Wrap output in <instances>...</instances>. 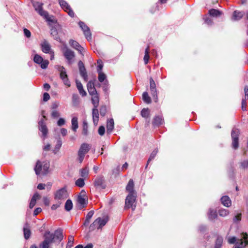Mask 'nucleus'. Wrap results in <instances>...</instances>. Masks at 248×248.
Returning a JSON list of instances; mask_svg holds the SVG:
<instances>
[{"instance_id":"obj_32","label":"nucleus","mask_w":248,"mask_h":248,"mask_svg":"<svg viewBox=\"0 0 248 248\" xmlns=\"http://www.w3.org/2000/svg\"><path fill=\"white\" fill-rule=\"evenodd\" d=\"M72 123V129L74 131L76 132L77 129L78 127V118L76 117H74L72 119L71 121Z\"/></svg>"},{"instance_id":"obj_35","label":"nucleus","mask_w":248,"mask_h":248,"mask_svg":"<svg viewBox=\"0 0 248 248\" xmlns=\"http://www.w3.org/2000/svg\"><path fill=\"white\" fill-rule=\"evenodd\" d=\"M51 35L53 37L54 39L58 41H60L61 39L58 35V32L56 29H52L51 30Z\"/></svg>"},{"instance_id":"obj_37","label":"nucleus","mask_w":248,"mask_h":248,"mask_svg":"<svg viewBox=\"0 0 248 248\" xmlns=\"http://www.w3.org/2000/svg\"><path fill=\"white\" fill-rule=\"evenodd\" d=\"M158 152V149H155L151 154L150 155V156L147 161V165L146 166V168L147 167L148 164H149L150 162L151 161H152V160H153L155 156H156L157 153Z\"/></svg>"},{"instance_id":"obj_19","label":"nucleus","mask_w":248,"mask_h":248,"mask_svg":"<svg viewBox=\"0 0 248 248\" xmlns=\"http://www.w3.org/2000/svg\"><path fill=\"white\" fill-rule=\"evenodd\" d=\"M134 183L132 179H130L128 184L126 186V190L129 192V194H136V192L134 190Z\"/></svg>"},{"instance_id":"obj_31","label":"nucleus","mask_w":248,"mask_h":248,"mask_svg":"<svg viewBox=\"0 0 248 248\" xmlns=\"http://www.w3.org/2000/svg\"><path fill=\"white\" fill-rule=\"evenodd\" d=\"M43 168V163L39 161L38 160L36 162L35 167L34 168V170L35 171V173L37 175H39L40 174L41 170Z\"/></svg>"},{"instance_id":"obj_48","label":"nucleus","mask_w":248,"mask_h":248,"mask_svg":"<svg viewBox=\"0 0 248 248\" xmlns=\"http://www.w3.org/2000/svg\"><path fill=\"white\" fill-rule=\"evenodd\" d=\"M59 70L60 71V78L62 79L68 77L65 68L63 66L61 67Z\"/></svg>"},{"instance_id":"obj_45","label":"nucleus","mask_w":248,"mask_h":248,"mask_svg":"<svg viewBox=\"0 0 248 248\" xmlns=\"http://www.w3.org/2000/svg\"><path fill=\"white\" fill-rule=\"evenodd\" d=\"M49 163H47L46 162H44L43 163V173L44 175H46L47 174L48 169H49Z\"/></svg>"},{"instance_id":"obj_29","label":"nucleus","mask_w":248,"mask_h":248,"mask_svg":"<svg viewBox=\"0 0 248 248\" xmlns=\"http://www.w3.org/2000/svg\"><path fill=\"white\" fill-rule=\"evenodd\" d=\"M208 14L213 17H218L222 15V12L218 10L211 9L208 11Z\"/></svg>"},{"instance_id":"obj_62","label":"nucleus","mask_w":248,"mask_h":248,"mask_svg":"<svg viewBox=\"0 0 248 248\" xmlns=\"http://www.w3.org/2000/svg\"><path fill=\"white\" fill-rule=\"evenodd\" d=\"M204 19L205 23L208 25H211L213 23V20L209 17H207L204 18Z\"/></svg>"},{"instance_id":"obj_25","label":"nucleus","mask_w":248,"mask_h":248,"mask_svg":"<svg viewBox=\"0 0 248 248\" xmlns=\"http://www.w3.org/2000/svg\"><path fill=\"white\" fill-rule=\"evenodd\" d=\"M92 96V103L93 105V108H97L99 105V95L97 93H95L93 95H91Z\"/></svg>"},{"instance_id":"obj_43","label":"nucleus","mask_w":248,"mask_h":248,"mask_svg":"<svg viewBox=\"0 0 248 248\" xmlns=\"http://www.w3.org/2000/svg\"><path fill=\"white\" fill-rule=\"evenodd\" d=\"M141 115L142 117L147 118L149 117L150 116V110L148 108H143L141 111Z\"/></svg>"},{"instance_id":"obj_49","label":"nucleus","mask_w":248,"mask_h":248,"mask_svg":"<svg viewBox=\"0 0 248 248\" xmlns=\"http://www.w3.org/2000/svg\"><path fill=\"white\" fill-rule=\"evenodd\" d=\"M43 60V58L38 54H35L34 56L33 61L35 63L37 64L41 63Z\"/></svg>"},{"instance_id":"obj_38","label":"nucleus","mask_w":248,"mask_h":248,"mask_svg":"<svg viewBox=\"0 0 248 248\" xmlns=\"http://www.w3.org/2000/svg\"><path fill=\"white\" fill-rule=\"evenodd\" d=\"M223 243V238L218 236L216 240L215 248H220Z\"/></svg>"},{"instance_id":"obj_12","label":"nucleus","mask_w":248,"mask_h":248,"mask_svg":"<svg viewBox=\"0 0 248 248\" xmlns=\"http://www.w3.org/2000/svg\"><path fill=\"white\" fill-rule=\"evenodd\" d=\"M38 125L39 130L42 132L43 136L46 138L48 133V129L43 119L40 120L38 123Z\"/></svg>"},{"instance_id":"obj_17","label":"nucleus","mask_w":248,"mask_h":248,"mask_svg":"<svg viewBox=\"0 0 248 248\" xmlns=\"http://www.w3.org/2000/svg\"><path fill=\"white\" fill-rule=\"evenodd\" d=\"M88 92L90 95H93L97 93L96 90L94 87V83L92 81L88 82L87 85Z\"/></svg>"},{"instance_id":"obj_5","label":"nucleus","mask_w":248,"mask_h":248,"mask_svg":"<svg viewBox=\"0 0 248 248\" xmlns=\"http://www.w3.org/2000/svg\"><path fill=\"white\" fill-rule=\"evenodd\" d=\"M93 185L94 187L98 189H104L106 188V184L104 177L98 176L95 178Z\"/></svg>"},{"instance_id":"obj_22","label":"nucleus","mask_w":248,"mask_h":248,"mask_svg":"<svg viewBox=\"0 0 248 248\" xmlns=\"http://www.w3.org/2000/svg\"><path fill=\"white\" fill-rule=\"evenodd\" d=\"M92 115L93 124L95 125H96L99 121V113L97 108H93Z\"/></svg>"},{"instance_id":"obj_24","label":"nucleus","mask_w":248,"mask_h":248,"mask_svg":"<svg viewBox=\"0 0 248 248\" xmlns=\"http://www.w3.org/2000/svg\"><path fill=\"white\" fill-rule=\"evenodd\" d=\"M244 15L245 13L244 12H241L236 10L233 12L232 19L233 20L235 21L239 20L240 19L242 18Z\"/></svg>"},{"instance_id":"obj_54","label":"nucleus","mask_w":248,"mask_h":248,"mask_svg":"<svg viewBox=\"0 0 248 248\" xmlns=\"http://www.w3.org/2000/svg\"><path fill=\"white\" fill-rule=\"evenodd\" d=\"M242 214L241 213H238L233 218V221L234 223H237L241 220Z\"/></svg>"},{"instance_id":"obj_27","label":"nucleus","mask_w":248,"mask_h":248,"mask_svg":"<svg viewBox=\"0 0 248 248\" xmlns=\"http://www.w3.org/2000/svg\"><path fill=\"white\" fill-rule=\"evenodd\" d=\"M114 121L113 119L108 120L107 124V130L108 133H111L114 128Z\"/></svg>"},{"instance_id":"obj_52","label":"nucleus","mask_w":248,"mask_h":248,"mask_svg":"<svg viewBox=\"0 0 248 248\" xmlns=\"http://www.w3.org/2000/svg\"><path fill=\"white\" fill-rule=\"evenodd\" d=\"M97 73L101 72L102 68L103 67V63L102 61L101 60H98L97 61Z\"/></svg>"},{"instance_id":"obj_14","label":"nucleus","mask_w":248,"mask_h":248,"mask_svg":"<svg viewBox=\"0 0 248 248\" xmlns=\"http://www.w3.org/2000/svg\"><path fill=\"white\" fill-rule=\"evenodd\" d=\"M77 202L78 204V208L79 209H82L85 207L88 203L87 200H86L84 197H82L81 195H78L77 198Z\"/></svg>"},{"instance_id":"obj_34","label":"nucleus","mask_w":248,"mask_h":248,"mask_svg":"<svg viewBox=\"0 0 248 248\" xmlns=\"http://www.w3.org/2000/svg\"><path fill=\"white\" fill-rule=\"evenodd\" d=\"M142 99L147 104H150L152 102L151 97L149 96L147 92H143L142 93Z\"/></svg>"},{"instance_id":"obj_21","label":"nucleus","mask_w":248,"mask_h":248,"mask_svg":"<svg viewBox=\"0 0 248 248\" xmlns=\"http://www.w3.org/2000/svg\"><path fill=\"white\" fill-rule=\"evenodd\" d=\"M54 235L55 236V242L57 240L59 242H61L63 238L62 234V230L61 229H58L55 231Z\"/></svg>"},{"instance_id":"obj_47","label":"nucleus","mask_w":248,"mask_h":248,"mask_svg":"<svg viewBox=\"0 0 248 248\" xmlns=\"http://www.w3.org/2000/svg\"><path fill=\"white\" fill-rule=\"evenodd\" d=\"M219 215L221 217H226L229 214V211L227 209H220L218 210Z\"/></svg>"},{"instance_id":"obj_56","label":"nucleus","mask_w":248,"mask_h":248,"mask_svg":"<svg viewBox=\"0 0 248 248\" xmlns=\"http://www.w3.org/2000/svg\"><path fill=\"white\" fill-rule=\"evenodd\" d=\"M247 99L246 98H243L242 100L241 108L243 111L247 110Z\"/></svg>"},{"instance_id":"obj_2","label":"nucleus","mask_w":248,"mask_h":248,"mask_svg":"<svg viewBox=\"0 0 248 248\" xmlns=\"http://www.w3.org/2000/svg\"><path fill=\"white\" fill-rule=\"evenodd\" d=\"M240 134V130L237 128H234L231 131L232 147L234 150L237 149L239 147V137Z\"/></svg>"},{"instance_id":"obj_55","label":"nucleus","mask_w":248,"mask_h":248,"mask_svg":"<svg viewBox=\"0 0 248 248\" xmlns=\"http://www.w3.org/2000/svg\"><path fill=\"white\" fill-rule=\"evenodd\" d=\"M107 112V108L105 106H101L100 108V114L101 116H104Z\"/></svg>"},{"instance_id":"obj_60","label":"nucleus","mask_w":248,"mask_h":248,"mask_svg":"<svg viewBox=\"0 0 248 248\" xmlns=\"http://www.w3.org/2000/svg\"><path fill=\"white\" fill-rule=\"evenodd\" d=\"M105 131V127L102 125L100 126L98 128V134L100 136H103L104 135Z\"/></svg>"},{"instance_id":"obj_63","label":"nucleus","mask_w":248,"mask_h":248,"mask_svg":"<svg viewBox=\"0 0 248 248\" xmlns=\"http://www.w3.org/2000/svg\"><path fill=\"white\" fill-rule=\"evenodd\" d=\"M24 35L27 37L30 38L31 36V31L27 29H24L23 30Z\"/></svg>"},{"instance_id":"obj_64","label":"nucleus","mask_w":248,"mask_h":248,"mask_svg":"<svg viewBox=\"0 0 248 248\" xmlns=\"http://www.w3.org/2000/svg\"><path fill=\"white\" fill-rule=\"evenodd\" d=\"M65 123V120L63 118H60L57 122V124L59 126L64 125Z\"/></svg>"},{"instance_id":"obj_41","label":"nucleus","mask_w":248,"mask_h":248,"mask_svg":"<svg viewBox=\"0 0 248 248\" xmlns=\"http://www.w3.org/2000/svg\"><path fill=\"white\" fill-rule=\"evenodd\" d=\"M74 241V236L73 235H69L68 238V242L66 248H71L73 246Z\"/></svg>"},{"instance_id":"obj_57","label":"nucleus","mask_w":248,"mask_h":248,"mask_svg":"<svg viewBox=\"0 0 248 248\" xmlns=\"http://www.w3.org/2000/svg\"><path fill=\"white\" fill-rule=\"evenodd\" d=\"M41 64V67L42 68V69H46L47 67L48 66V65L49 64V62L48 60H43V61L42 62Z\"/></svg>"},{"instance_id":"obj_50","label":"nucleus","mask_w":248,"mask_h":248,"mask_svg":"<svg viewBox=\"0 0 248 248\" xmlns=\"http://www.w3.org/2000/svg\"><path fill=\"white\" fill-rule=\"evenodd\" d=\"M98 79L99 82H103L107 78L106 75L102 72L98 73Z\"/></svg>"},{"instance_id":"obj_59","label":"nucleus","mask_w":248,"mask_h":248,"mask_svg":"<svg viewBox=\"0 0 248 248\" xmlns=\"http://www.w3.org/2000/svg\"><path fill=\"white\" fill-rule=\"evenodd\" d=\"M43 17H44L47 21H49V22H52V23H55V20L52 19L54 17L53 16H49V14L48 13H47V16H42Z\"/></svg>"},{"instance_id":"obj_42","label":"nucleus","mask_w":248,"mask_h":248,"mask_svg":"<svg viewBox=\"0 0 248 248\" xmlns=\"http://www.w3.org/2000/svg\"><path fill=\"white\" fill-rule=\"evenodd\" d=\"M80 176L82 177H86L88 176L89 174V169L87 167H85L84 168H82L80 170Z\"/></svg>"},{"instance_id":"obj_28","label":"nucleus","mask_w":248,"mask_h":248,"mask_svg":"<svg viewBox=\"0 0 248 248\" xmlns=\"http://www.w3.org/2000/svg\"><path fill=\"white\" fill-rule=\"evenodd\" d=\"M94 214V211L93 210H91L88 212L87 215H86L85 220L83 223V225L85 226H87L90 223V219L92 217Z\"/></svg>"},{"instance_id":"obj_8","label":"nucleus","mask_w":248,"mask_h":248,"mask_svg":"<svg viewBox=\"0 0 248 248\" xmlns=\"http://www.w3.org/2000/svg\"><path fill=\"white\" fill-rule=\"evenodd\" d=\"M44 4L42 2L38 1H33L32 5L34 8L35 10L41 16H47V12L43 9V6Z\"/></svg>"},{"instance_id":"obj_51","label":"nucleus","mask_w":248,"mask_h":248,"mask_svg":"<svg viewBox=\"0 0 248 248\" xmlns=\"http://www.w3.org/2000/svg\"><path fill=\"white\" fill-rule=\"evenodd\" d=\"M88 126L87 122L85 121H83L82 134L85 136H87L88 135Z\"/></svg>"},{"instance_id":"obj_58","label":"nucleus","mask_w":248,"mask_h":248,"mask_svg":"<svg viewBox=\"0 0 248 248\" xmlns=\"http://www.w3.org/2000/svg\"><path fill=\"white\" fill-rule=\"evenodd\" d=\"M150 89H155V88H156L155 82L152 78H150Z\"/></svg>"},{"instance_id":"obj_33","label":"nucleus","mask_w":248,"mask_h":248,"mask_svg":"<svg viewBox=\"0 0 248 248\" xmlns=\"http://www.w3.org/2000/svg\"><path fill=\"white\" fill-rule=\"evenodd\" d=\"M162 124V119L159 116H155L153 119L152 124L155 126H158Z\"/></svg>"},{"instance_id":"obj_15","label":"nucleus","mask_w":248,"mask_h":248,"mask_svg":"<svg viewBox=\"0 0 248 248\" xmlns=\"http://www.w3.org/2000/svg\"><path fill=\"white\" fill-rule=\"evenodd\" d=\"M42 51L45 53H51V47L49 43L45 40L41 44Z\"/></svg>"},{"instance_id":"obj_16","label":"nucleus","mask_w":248,"mask_h":248,"mask_svg":"<svg viewBox=\"0 0 248 248\" xmlns=\"http://www.w3.org/2000/svg\"><path fill=\"white\" fill-rule=\"evenodd\" d=\"M69 44L72 47L80 52H81L84 49L83 47L78 42L74 40L71 39L69 41Z\"/></svg>"},{"instance_id":"obj_40","label":"nucleus","mask_w":248,"mask_h":248,"mask_svg":"<svg viewBox=\"0 0 248 248\" xmlns=\"http://www.w3.org/2000/svg\"><path fill=\"white\" fill-rule=\"evenodd\" d=\"M75 185L79 187H83L85 185L84 179L83 178H78L75 182Z\"/></svg>"},{"instance_id":"obj_36","label":"nucleus","mask_w":248,"mask_h":248,"mask_svg":"<svg viewBox=\"0 0 248 248\" xmlns=\"http://www.w3.org/2000/svg\"><path fill=\"white\" fill-rule=\"evenodd\" d=\"M73 208V203L71 200H67L65 203L64 209L67 211H70Z\"/></svg>"},{"instance_id":"obj_11","label":"nucleus","mask_w":248,"mask_h":248,"mask_svg":"<svg viewBox=\"0 0 248 248\" xmlns=\"http://www.w3.org/2000/svg\"><path fill=\"white\" fill-rule=\"evenodd\" d=\"M78 66L81 77L85 81H87L88 78L87 71L83 62L81 61L78 62Z\"/></svg>"},{"instance_id":"obj_13","label":"nucleus","mask_w":248,"mask_h":248,"mask_svg":"<svg viewBox=\"0 0 248 248\" xmlns=\"http://www.w3.org/2000/svg\"><path fill=\"white\" fill-rule=\"evenodd\" d=\"M63 55L65 57V58L68 60L69 63H71V61L75 56L74 52L68 48H66L64 51Z\"/></svg>"},{"instance_id":"obj_9","label":"nucleus","mask_w":248,"mask_h":248,"mask_svg":"<svg viewBox=\"0 0 248 248\" xmlns=\"http://www.w3.org/2000/svg\"><path fill=\"white\" fill-rule=\"evenodd\" d=\"M78 25L83 31L86 38L88 40H91L92 34L89 28L85 24L84 22L82 21H79L78 22Z\"/></svg>"},{"instance_id":"obj_10","label":"nucleus","mask_w":248,"mask_h":248,"mask_svg":"<svg viewBox=\"0 0 248 248\" xmlns=\"http://www.w3.org/2000/svg\"><path fill=\"white\" fill-rule=\"evenodd\" d=\"M68 193L65 187L57 190L55 194V199L57 200H64L67 198Z\"/></svg>"},{"instance_id":"obj_4","label":"nucleus","mask_w":248,"mask_h":248,"mask_svg":"<svg viewBox=\"0 0 248 248\" xmlns=\"http://www.w3.org/2000/svg\"><path fill=\"white\" fill-rule=\"evenodd\" d=\"M136 194H128L125 201V208L129 209L131 208L132 210H134L136 205H134L136 199Z\"/></svg>"},{"instance_id":"obj_39","label":"nucleus","mask_w":248,"mask_h":248,"mask_svg":"<svg viewBox=\"0 0 248 248\" xmlns=\"http://www.w3.org/2000/svg\"><path fill=\"white\" fill-rule=\"evenodd\" d=\"M149 58V47L148 46L145 49V55L143 58L145 64H146L148 63Z\"/></svg>"},{"instance_id":"obj_7","label":"nucleus","mask_w":248,"mask_h":248,"mask_svg":"<svg viewBox=\"0 0 248 248\" xmlns=\"http://www.w3.org/2000/svg\"><path fill=\"white\" fill-rule=\"evenodd\" d=\"M58 1L62 9L67 12L69 16L72 17L74 16V12L66 1L64 0H58Z\"/></svg>"},{"instance_id":"obj_18","label":"nucleus","mask_w":248,"mask_h":248,"mask_svg":"<svg viewBox=\"0 0 248 248\" xmlns=\"http://www.w3.org/2000/svg\"><path fill=\"white\" fill-rule=\"evenodd\" d=\"M45 241H46V242L49 243L50 244L53 242H55V236L53 234L50 233L49 231H46L45 234Z\"/></svg>"},{"instance_id":"obj_3","label":"nucleus","mask_w":248,"mask_h":248,"mask_svg":"<svg viewBox=\"0 0 248 248\" xmlns=\"http://www.w3.org/2000/svg\"><path fill=\"white\" fill-rule=\"evenodd\" d=\"M90 147L87 143L82 144L78 151V159L80 163H81L84 158L85 155L89 151Z\"/></svg>"},{"instance_id":"obj_53","label":"nucleus","mask_w":248,"mask_h":248,"mask_svg":"<svg viewBox=\"0 0 248 248\" xmlns=\"http://www.w3.org/2000/svg\"><path fill=\"white\" fill-rule=\"evenodd\" d=\"M240 168L245 169L248 168V160H246L240 163Z\"/></svg>"},{"instance_id":"obj_30","label":"nucleus","mask_w":248,"mask_h":248,"mask_svg":"<svg viewBox=\"0 0 248 248\" xmlns=\"http://www.w3.org/2000/svg\"><path fill=\"white\" fill-rule=\"evenodd\" d=\"M208 217L210 220H213L216 218L217 217V213L216 210L213 209H210L209 210Z\"/></svg>"},{"instance_id":"obj_26","label":"nucleus","mask_w":248,"mask_h":248,"mask_svg":"<svg viewBox=\"0 0 248 248\" xmlns=\"http://www.w3.org/2000/svg\"><path fill=\"white\" fill-rule=\"evenodd\" d=\"M76 85L80 94L82 96H86L87 95V93L86 91L84 90L82 83L80 81L77 80Z\"/></svg>"},{"instance_id":"obj_23","label":"nucleus","mask_w":248,"mask_h":248,"mask_svg":"<svg viewBox=\"0 0 248 248\" xmlns=\"http://www.w3.org/2000/svg\"><path fill=\"white\" fill-rule=\"evenodd\" d=\"M220 201L224 206L227 207H229L231 206L232 202L230 198L228 196H222Z\"/></svg>"},{"instance_id":"obj_46","label":"nucleus","mask_w":248,"mask_h":248,"mask_svg":"<svg viewBox=\"0 0 248 248\" xmlns=\"http://www.w3.org/2000/svg\"><path fill=\"white\" fill-rule=\"evenodd\" d=\"M150 91L151 94L152 95L155 102H157L158 101V98L156 88H155V89H150Z\"/></svg>"},{"instance_id":"obj_20","label":"nucleus","mask_w":248,"mask_h":248,"mask_svg":"<svg viewBox=\"0 0 248 248\" xmlns=\"http://www.w3.org/2000/svg\"><path fill=\"white\" fill-rule=\"evenodd\" d=\"M24 236L25 239H28L31 234V232L30 228V225L28 223H26L23 228Z\"/></svg>"},{"instance_id":"obj_61","label":"nucleus","mask_w":248,"mask_h":248,"mask_svg":"<svg viewBox=\"0 0 248 248\" xmlns=\"http://www.w3.org/2000/svg\"><path fill=\"white\" fill-rule=\"evenodd\" d=\"M51 116L53 118H57L60 116V113L57 110H53L51 112Z\"/></svg>"},{"instance_id":"obj_1","label":"nucleus","mask_w":248,"mask_h":248,"mask_svg":"<svg viewBox=\"0 0 248 248\" xmlns=\"http://www.w3.org/2000/svg\"><path fill=\"white\" fill-rule=\"evenodd\" d=\"M108 221V217H106L103 218L98 217L92 223L89 229L91 231H93L95 229H101Z\"/></svg>"},{"instance_id":"obj_44","label":"nucleus","mask_w":248,"mask_h":248,"mask_svg":"<svg viewBox=\"0 0 248 248\" xmlns=\"http://www.w3.org/2000/svg\"><path fill=\"white\" fill-rule=\"evenodd\" d=\"M79 96L77 94H73L72 95V103L74 106H77L79 103Z\"/></svg>"},{"instance_id":"obj_6","label":"nucleus","mask_w":248,"mask_h":248,"mask_svg":"<svg viewBox=\"0 0 248 248\" xmlns=\"http://www.w3.org/2000/svg\"><path fill=\"white\" fill-rule=\"evenodd\" d=\"M242 238L238 239L233 248H242L248 244V235L247 233H242Z\"/></svg>"}]
</instances>
